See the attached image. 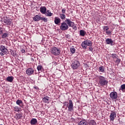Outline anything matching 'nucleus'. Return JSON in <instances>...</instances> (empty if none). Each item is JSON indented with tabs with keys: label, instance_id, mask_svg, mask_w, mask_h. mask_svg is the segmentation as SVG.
<instances>
[{
	"label": "nucleus",
	"instance_id": "f257e3e1",
	"mask_svg": "<svg viewBox=\"0 0 125 125\" xmlns=\"http://www.w3.org/2000/svg\"><path fill=\"white\" fill-rule=\"evenodd\" d=\"M74 25V22L71 21L70 19H66L64 21L62 22L60 26L62 31H66L69 29V27H72Z\"/></svg>",
	"mask_w": 125,
	"mask_h": 125
},
{
	"label": "nucleus",
	"instance_id": "f03ea898",
	"mask_svg": "<svg viewBox=\"0 0 125 125\" xmlns=\"http://www.w3.org/2000/svg\"><path fill=\"white\" fill-rule=\"evenodd\" d=\"M98 78L99 79V84H100L102 86H105L108 84V81L104 77L99 76Z\"/></svg>",
	"mask_w": 125,
	"mask_h": 125
},
{
	"label": "nucleus",
	"instance_id": "7ed1b4c3",
	"mask_svg": "<svg viewBox=\"0 0 125 125\" xmlns=\"http://www.w3.org/2000/svg\"><path fill=\"white\" fill-rule=\"evenodd\" d=\"M80 61H79L78 59H74L72 61L71 64V68L73 69V70H76V69H78L79 67H80Z\"/></svg>",
	"mask_w": 125,
	"mask_h": 125
},
{
	"label": "nucleus",
	"instance_id": "20e7f679",
	"mask_svg": "<svg viewBox=\"0 0 125 125\" xmlns=\"http://www.w3.org/2000/svg\"><path fill=\"white\" fill-rule=\"evenodd\" d=\"M60 49L59 48H57L56 47H53L51 49V53L55 56H58V55H60Z\"/></svg>",
	"mask_w": 125,
	"mask_h": 125
},
{
	"label": "nucleus",
	"instance_id": "39448f33",
	"mask_svg": "<svg viewBox=\"0 0 125 125\" xmlns=\"http://www.w3.org/2000/svg\"><path fill=\"white\" fill-rule=\"evenodd\" d=\"M92 42L89 40H86L82 43V46L83 49H86L87 46H91Z\"/></svg>",
	"mask_w": 125,
	"mask_h": 125
},
{
	"label": "nucleus",
	"instance_id": "423d86ee",
	"mask_svg": "<svg viewBox=\"0 0 125 125\" xmlns=\"http://www.w3.org/2000/svg\"><path fill=\"white\" fill-rule=\"evenodd\" d=\"M7 52H8V50L5 46L2 45L0 46V55H1V56H3V55H5V54H7Z\"/></svg>",
	"mask_w": 125,
	"mask_h": 125
},
{
	"label": "nucleus",
	"instance_id": "0eeeda50",
	"mask_svg": "<svg viewBox=\"0 0 125 125\" xmlns=\"http://www.w3.org/2000/svg\"><path fill=\"white\" fill-rule=\"evenodd\" d=\"M67 107H68V112H73L74 111V105L73 104V102L72 100H69V104H66V107L65 110H67Z\"/></svg>",
	"mask_w": 125,
	"mask_h": 125
},
{
	"label": "nucleus",
	"instance_id": "6e6552de",
	"mask_svg": "<svg viewBox=\"0 0 125 125\" xmlns=\"http://www.w3.org/2000/svg\"><path fill=\"white\" fill-rule=\"evenodd\" d=\"M106 44H110L112 46L115 45V42L112 39L107 38L105 40Z\"/></svg>",
	"mask_w": 125,
	"mask_h": 125
},
{
	"label": "nucleus",
	"instance_id": "1a4fd4ad",
	"mask_svg": "<svg viewBox=\"0 0 125 125\" xmlns=\"http://www.w3.org/2000/svg\"><path fill=\"white\" fill-rule=\"evenodd\" d=\"M110 97L112 100H114L116 98H118V94L116 92H111L110 94Z\"/></svg>",
	"mask_w": 125,
	"mask_h": 125
},
{
	"label": "nucleus",
	"instance_id": "9d476101",
	"mask_svg": "<svg viewBox=\"0 0 125 125\" xmlns=\"http://www.w3.org/2000/svg\"><path fill=\"white\" fill-rule=\"evenodd\" d=\"M116 117H117V114H116V112H111L109 116L110 122H114V120H115V118H116Z\"/></svg>",
	"mask_w": 125,
	"mask_h": 125
},
{
	"label": "nucleus",
	"instance_id": "9b49d317",
	"mask_svg": "<svg viewBox=\"0 0 125 125\" xmlns=\"http://www.w3.org/2000/svg\"><path fill=\"white\" fill-rule=\"evenodd\" d=\"M3 22L7 25H10L11 24V21L9 20L7 17H3Z\"/></svg>",
	"mask_w": 125,
	"mask_h": 125
},
{
	"label": "nucleus",
	"instance_id": "f8f14e48",
	"mask_svg": "<svg viewBox=\"0 0 125 125\" xmlns=\"http://www.w3.org/2000/svg\"><path fill=\"white\" fill-rule=\"evenodd\" d=\"M26 73L28 76H31L34 74V69L32 68H29L26 70Z\"/></svg>",
	"mask_w": 125,
	"mask_h": 125
},
{
	"label": "nucleus",
	"instance_id": "ddd939ff",
	"mask_svg": "<svg viewBox=\"0 0 125 125\" xmlns=\"http://www.w3.org/2000/svg\"><path fill=\"white\" fill-rule=\"evenodd\" d=\"M50 99V98L49 97L46 96L42 98V101L44 103H49Z\"/></svg>",
	"mask_w": 125,
	"mask_h": 125
},
{
	"label": "nucleus",
	"instance_id": "4468645a",
	"mask_svg": "<svg viewBox=\"0 0 125 125\" xmlns=\"http://www.w3.org/2000/svg\"><path fill=\"white\" fill-rule=\"evenodd\" d=\"M40 12L42 14H45L46 13V7L45 6H42L40 8Z\"/></svg>",
	"mask_w": 125,
	"mask_h": 125
},
{
	"label": "nucleus",
	"instance_id": "2eb2a0df",
	"mask_svg": "<svg viewBox=\"0 0 125 125\" xmlns=\"http://www.w3.org/2000/svg\"><path fill=\"white\" fill-rule=\"evenodd\" d=\"M30 124L31 125H37L38 124V120H37V119L32 118L30 121Z\"/></svg>",
	"mask_w": 125,
	"mask_h": 125
},
{
	"label": "nucleus",
	"instance_id": "dca6fc26",
	"mask_svg": "<svg viewBox=\"0 0 125 125\" xmlns=\"http://www.w3.org/2000/svg\"><path fill=\"white\" fill-rule=\"evenodd\" d=\"M60 22H61V20L60 18L58 17H55L54 20V23L56 24V25H58L59 24H60Z\"/></svg>",
	"mask_w": 125,
	"mask_h": 125
},
{
	"label": "nucleus",
	"instance_id": "f3484780",
	"mask_svg": "<svg viewBox=\"0 0 125 125\" xmlns=\"http://www.w3.org/2000/svg\"><path fill=\"white\" fill-rule=\"evenodd\" d=\"M46 16H48L50 17L51 16H52L53 15V13H51V12L48 10L46 11V13L45 14Z\"/></svg>",
	"mask_w": 125,
	"mask_h": 125
},
{
	"label": "nucleus",
	"instance_id": "a211bd4d",
	"mask_svg": "<svg viewBox=\"0 0 125 125\" xmlns=\"http://www.w3.org/2000/svg\"><path fill=\"white\" fill-rule=\"evenodd\" d=\"M21 118L22 114L20 113H17L15 116V119H16V120H17V121H18V120H20V119H21Z\"/></svg>",
	"mask_w": 125,
	"mask_h": 125
},
{
	"label": "nucleus",
	"instance_id": "6ab92c4d",
	"mask_svg": "<svg viewBox=\"0 0 125 125\" xmlns=\"http://www.w3.org/2000/svg\"><path fill=\"white\" fill-rule=\"evenodd\" d=\"M86 35V32H85L83 30H81L80 31V35L81 36V37H84Z\"/></svg>",
	"mask_w": 125,
	"mask_h": 125
},
{
	"label": "nucleus",
	"instance_id": "aec40b11",
	"mask_svg": "<svg viewBox=\"0 0 125 125\" xmlns=\"http://www.w3.org/2000/svg\"><path fill=\"white\" fill-rule=\"evenodd\" d=\"M16 104L20 106V107H22L23 105V102H22V100H17L16 101Z\"/></svg>",
	"mask_w": 125,
	"mask_h": 125
},
{
	"label": "nucleus",
	"instance_id": "412c9836",
	"mask_svg": "<svg viewBox=\"0 0 125 125\" xmlns=\"http://www.w3.org/2000/svg\"><path fill=\"white\" fill-rule=\"evenodd\" d=\"M33 20L36 22L40 21V20H41V17H40L39 15H36L35 17H34Z\"/></svg>",
	"mask_w": 125,
	"mask_h": 125
},
{
	"label": "nucleus",
	"instance_id": "4be33fe9",
	"mask_svg": "<svg viewBox=\"0 0 125 125\" xmlns=\"http://www.w3.org/2000/svg\"><path fill=\"white\" fill-rule=\"evenodd\" d=\"M99 72H101L102 73L105 72V67L103 66V65L100 66L99 67Z\"/></svg>",
	"mask_w": 125,
	"mask_h": 125
},
{
	"label": "nucleus",
	"instance_id": "5701e85b",
	"mask_svg": "<svg viewBox=\"0 0 125 125\" xmlns=\"http://www.w3.org/2000/svg\"><path fill=\"white\" fill-rule=\"evenodd\" d=\"M13 79H14L13 77L9 76L6 78L7 82H9V83H12V82H13Z\"/></svg>",
	"mask_w": 125,
	"mask_h": 125
},
{
	"label": "nucleus",
	"instance_id": "b1692460",
	"mask_svg": "<svg viewBox=\"0 0 125 125\" xmlns=\"http://www.w3.org/2000/svg\"><path fill=\"white\" fill-rule=\"evenodd\" d=\"M43 69V68L42 67V65H39L37 66V70H38L39 73H40V72H42Z\"/></svg>",
	"mask_w": 125,
	"mask_h": 125
},
{
	"label": "nucleus",
	"instance_id": "393cba45",
	"mask_svg": "<svg viewBox=\"0 0 125 125\" xmlns=\"http://www.w3.org/2000/svg\"><path fill=\"white\" fill-rule=\"evenodd\" d=\"M14 111H15L16 112H21V108L16 106L14 107Z\"/></svg>",
	"mask_w": 125,
	"mask_h": 125
},
{
	"label": "nucleus",
	"instance_id": "a878e982",
	"mask_svg": "<svg viewBox=\"0 0 125 125\" xmlns=\"http://www.w3.org/2000/svg\"><path fill=\"white\" fill-rule=\"evenodd\" d=\"M79 125H87V123L85 121H81L79 123Z\"/></svg>",
	"mask_w": 125,
	"mask_h": 125
},
{
	"label": "nucleus",
	"instance_id": "bb28decb",
	"mask_svg": "<svg viewBox=\"0 0 125 125\" xmlns=\"http://www.w3.org/2000/svg\"><path fill=\"white\" fill-rule=\"evenodd\" d=\"M60 17L61 19H62V20H64V19L66 18V15H65V14H61L60 15Z\"/></svg>",
	"mask_w": 125,
	"mask_h": 125
},
{
	"label": "nucleus",
	"instance_id": "cd10ccee",
	"mask_svg": "<svg viewBox=\"0 0 125 125\" xmlns=\"http://www.w3.org/2000/svg\"><path fill=\"white\" fill-rule=\"evenodd\" d=\"M8 37V33H4L2 35L1 38L2 39H5V38Z\"/></svg>",
	"mask_w": 125,
	"mask_h": 125
},
{
	"label": "nucleus",
	"instance_id": "c85d7f7f",
	"mask_svg": "<svg viewBox=\"0 0 125 125\" xmlns=\"http://www.w3.org/2000/svg\"><path fill=\"white\" fill-rule=\"evenodd\" d=\"M89 125H96V123L94 120H91L89 122Z\"/></svg>",
	"mask_w": 125,
	"mask_h": 125
},
{
	"label": "nucleus",
	"instance_id": "c756f323",
	"mask_svg": "<svg viewBox=\"0 0 125 125\" xmlns=\"http://www.w3.org/2000/svg\"><path fill=\"white\" fill-rule=\"evenodd\" d=\"M103 30L104 32H105V31H106V32H107V31H108V30H109V26H103Z\"/></svg>",
	"mask_w": 125,
	"mask_h": 125
},
{
	"label": "nucleus",
	"instance_id": "7c9ffc66",
	"mask_svg": "<svg viewBox=\"0 0 125 125\" xmlns=\"http://www.w3.org/2000/svg\"><path fill=\"white\" fill-rule=\"evenodd\" d=\"M70 52H71L72 54H74V53L76 52V49H75V48H71Z\"/></svg>",
	"mask_w": 125,
	"mask_h": 125
},
{
	"label": "nucleus",
	"instance_id": "2f4dec72",
	"mask_svg": "<svg viewBox=\"0 0 125 125\" xmlns=\"http://www.w3.org/2000/svg\"><path fill=\"white\" fill-rule=\"evenodd\" d=\"M106 35H108V36H111V35H112V31H110V30H107L105 32Z\"/></svg>",
	"mask_w": 125,
	"mask_h": 125
},
{
	"label": "nucleus",
	"instance_id": "473e14b6",
	"mask_svg": "<svg viewBox=\"0 0 125 125\" xmlns=\"http://www.w3.org/2000/svg\"><path fill=\"white\" fill-rule=\"evenodd\" d=\"M69 27L73 28V30H75V31H76V30H77V26H76L75 25V23H74V22H73V25H72V26H69Z\"/></svg>",
	"mask_w": 125,
	"mask_h": 125
},
{
	"label": "nucleus",
	"instance_id": "72a5a7b5",
	"mask_svg": "<svg viewBox=\"0 0 125 125\" xmlns=\"http://www.w3.org/2000/svg\"><path fill=\"white\" fill-rule=\"evenodd\" d=\"M112 57L114 59H115V58H118V55L116 54H112Z\"/></svg>",
	"mask_w": 125,
	"mask_h": 125
},
{
	"label": "nucleus",
	"instance_id": "f704fd0d",
	"mask_svg": "<svg viewBox=\"0 0 125 125\" xmlns=\"http://www.w3.org/2000/svg\"><path fill=\"white\" fill-rule=\"evenodd\" d=\"M120 62H121V59L117 58L116 61V63H117V64H119V63H120Z\"/></svg>",
	"mask_w": 125,
	"mask_h": 125
},
{
	"label": "nucleus",
	"instance_id": "c9c22d12",
	"mask_svg": "<svg viewBox=\"0 0 125 125\" xmlns=\"http://www.w3.org/2000/svg\"><path fill=\"white\" fill-rule=\"evenodd\" d=\"M63 108L65 107V106H67V104H68V103H67V102L65 101L63 102Z\"/></svg>",
	"mask_w": 125,
	"mask_h": 125
},
{
	"label": "nucleus",
	"instance_id": "e433bc0d",
	"mask_svg": "<svg viewBox=\"0 0 125 125\" xmlns=\"http://www.w3.org/2000/svg\"><path fill=\"white\" fill-rule=\"evenodd\" d=\"M62 13H63V14H65V12H66V9H65V8H63L62 10Z\"/></svg>",
	"mask_w": 125,
	"mask_h": 125
},
{
	"label": "nucleus",
	"instance_id": "4c0bfd02",
	"mask_svg": "<svg viewBox=\"0 0 125 125\" xmlns=\"http://www.w3.org/2000/svg\"><path fill=\"white\" fill-rule=\"evenodd\" d=\"M121 88L122 89H125V84H124L121 85Z\"/></svg>",
	"mask_w": 125,
	"mask_h": 125
},
{
	"label": "nucleus",
	"instance_id": "58836bf2",
	"mask_svg": "<svg viewBox=\"0 0 125 125\" xmlns=\"http://www.w3.org/2000/svg\"><path fill=\"white\" fill-rule=\"evenodd\" d=\"M2 28H0V35L3 34V30H1Z\"/></svg>",
	"mask_w": 125,
	"mask_h": 125
},
{
	"label": "nucleus",
	"instance_id": "ea45409f",
	"mask_svg": "<svg viewBox=\"0 0 125 125\" xmlns=\"http://www.w3.org/2000/svg\"><path fill=\"white\" fill-rule=\"evenodd\" d=\"M43 21H44V22H47V19L44 18L43 19Z\"/></svg>",
	"mask_w": 125,
	"mask_h": 125
},
{
	"label": "nucleus",
	"instance_id": "a19ab883",
	"mask_svg": "<svg viewBox=\"0 0 125 125\" xmlns=\"http://www.w3.org/2000/svg\"><path fill=\"white\" fill-rule=\"evenodd\" d=\"M89 49L90 51H93V48H92V47H91L90 46L89 47Z\"/></svg>",
	"mask_w": 125,
	"mask_h": 125
},
{
	"label": "nucleus",
	"instance_id": "79ce46f5",
	"mask_svg": "<svg viewBox=\"0 0 125 125\" xmlns=\"http://www.w3.org/2000/svg\"><path fill=\"white\" fill-rule=\"evenodd\" d=\"M11 55H13V56H15V54H14V52L13 51L11 52Z\"/></svg>",
	"mask_w": 125,
	"mask_h": 125
},
{
	"label": "nucleus",
	"instance_id": "37998d69",
	"mask_svg": "<svg viewBox=\"0 0 125 125\" xmlns=\"http://www.w3.org/2000/svg\"><path fill=\"white\" fill-rule=\"evenodd\" d=\"M34 88H35V89H39V87L37 86H34Z\"/></svg>",
	"mask_w": 125,
	"mask_h": 125
},
{
	"label": "nucleus",
	"instance_id": "c03bdc74",
	"mask_svg": "<svg viewBox=\"0 0 125 125\" xmlns=\"http://www.w3.org/2000/svg\"><path fill=\"white\" fill-rule=\"evenodd\" d=\"M43 18H44L40 17V20H42V21H43Z\"/></svg>",
	"mask_w": 125,
	"mask_h": 125
},
{
	"label": "nucleus",
	"instance_id": "a18cd8bd",
	"mask_svg": "<svg viewBox=\"0 0 125 125\" xmlns=\"http://www.w3.org/2000/svg\"><path fill=\"white\" fill-rule=\"evenodd\" d=\"M22 52L23 53H24V52H25V50L24 49H22Z\"/></svg>",
	"mask_w": 125,
	"mask_h": 125
},
{
	"label": "nucleus",
	"instance_id": "49530a36",
	"mask_svg": "<svg viewBox=\"0 0 125 125\" xmlns=\"http://www.w3.org/2000/svg\"><path fill=\"white\" fill-rule=\"evenodd\" d=\"M36 74H38V73H35Z\"/></svg>",
	"mask_w": 125,
	"mask_h": 125
}]
</instances>
